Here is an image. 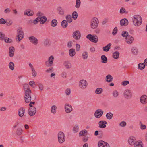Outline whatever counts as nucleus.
Returning a JSON list of instances; mask_svg holds the SVG:
<instances>
[{
  "label": "nucleus",
  "mask_w": 147,
  "mask_h": 147,
  "mask_svg": "<svg viewBox=\"0 0 147 147\" xmlns=\"http://www.w3.org/2000/svg\"><path fill=\"white\" fill-rule=\"evenodd\" d=\"M133 23L135 26H138L142 24V19L141 16L138 15H135L132 18Z\"/></svg>",
  "instance_id": "f257e3e1"
},
{
  "label": "nucleus",
  "mask_w": 147,
  "mask_h": 147,
  "mask_svg": "<svg viewBox=\"0 0 147 147\" xmlns=\"http://www.w3.org/2000/svg\"><path fill=\"white\" fill-rule=\"evenodd\" d=\"M99 20L96 17L92 18L90 21V27L92 29L96 28L98 26Z\"/></svg>",
  "instance_id": "f03ea898"
},
{
  "label": "nucleus",
  "mask_w": 147,
  "mask_h": 147,
  "mask_svg": "<svg viewBox=\"0 0 147 147\" xmlns=\"http://www.w3.org/2000/svg\"><path fill=\"white\" fill-rule=\"evenodd\" d=\"M17 32V35L16 38V39L20 42L23 38L24 35V33L22 27H18V28Z\"/></svg>",
  "instance_id": "7ed1b4c3"
},
{
  "label": "nucleus",
  "mask_w": 147,
  "mask_h": 147,
  "mask_svg": "<svg viewBox=\"0 0 147 147\" xmlns=\"http://www.w3.org/2000/svg\"><path fill=\"white\" fill-rule=\"evenodd\" d=\"M31 93V90H29V92H25L24 98L26 102L28 103L31 101V96L30 94Z\"/></svg>",
  "instance_id": "20e7f679"
},
{
  "label": "nucleus",
  "mask_w": 147,
  "mask_h": 147,
  "mask_svg": "<svg viewBox=\"0 0 147 147\" xmlns=\"http://www.w3.org/2000/svg\"><path fill=\"white\" fill-rule=\"evenodd\" d=\"M58 142L60 143H62L65 140V136L63 132H59L58 134Z\"/></svg>",
  "instance_id": "39448f33"
},
{
  "label": "nucleus",
  "mask_w": 147,
  "mask_h": 147,
  "mask_svg": "<svg viewBox=\"0 0 147 147\" xmlns=\"http://www.w3.org/2000/svg\"><path fill=\"white\" fill-rule=\"evenodd\" d=\"M86 38L93 42L96 43L98 40V36L96 35L93 36L91 34H89L87 36Z\"/></svg>",
  "instance_id": "423d86ee"
},
{
  "label": "nucleus",
  "mask_w": 147,
  "mask_h": 147,
  "mask_svg": "<svg viewBox=\"0 0 147 147\" xmlns=\"http://www.w3.org/2000/svg\"><path fill=\"white\" fill-rule=\"evenodd\" d=\"M87 82L84 80H80L79 83V87L82 89H85L87 86Z\"/></svg>",
  "instance_id": "0eeeda50"
},
{
  "label": "nucleus",
  "mask_w": 147,
  "mask_h": 147,
  "mask_svg": "<svg viewBox=\"0 0 147 147\" xmlns=\"http://www.w3.org/2000/svg\"><path fill=\"white\" fill-rule=\"evenodd\" d=\"M123 95L125 98L129 99L131 98L132 94L130 90L126 89L124 91Z\"/></svg>",
  "instance_id": "6e6552de"
},
{
  "label": "nucleus",
  "mask_w": 147,
  "mask_h": 147,
  "mask_svg": "<svg viewBox=\"0 0 147 147\" xmlns=\"http://www.w3.org/2000/svg\"><path fill=\"white\" fill-rule=\"evenodd\" d=\"M54 60L53 56L52 55L50 56L48 60L45 63V64L47 67H51L52 65Z\"/></svg>",
  "instance_id": "1a4fd4ad"
},
{
  "label": "nucleus",
  "mask_w": 147,
  "mask_h": 147,
  "mask_svg": "<svg viewBox=\"0 0 147 147\" xmlns=\"http://www.w3.org/2000/svg\"><path fill=\"white\" fill-rule=\"evenodd\" d=\"M103 113V111L101 109H98L94 113V116L97 118L100 117Z\"/></svg>",
  "instance_id": "9d476101"
},
{
  "label": "nucleus",
  "mask_w": 147,
  "mask_h": 147,
  "mask_svg": "<svg viewBox=\"0 0 147 147\" xmlns=\"http://www.w3.org/2000/svg\"><path fill=\"white\" fill-rule=\"evenodd\" d=\"M98 147H110L109 144L103 141H100L98 142Z\"/></svg>",
  "instance_id": "9b49d317"
},
{
  "label": "nucleus",
  "mask_w": 147,
  "mask_h": 147,
  "mask_svg": "<svg viewBox=\"0 0 147 147\" xmlns=\"http://www.w3.org/2000/svg\"><path fill=\"white\" fill-rule=\"evenodd\" d=\"M81 36L80 33L78 30L75 31L73 34V37L76 40H79Z\"/></svg>",
  "instance_id": "f8f14e48"
},
{
  "label": "nucleus",
  "mask_w": 147,
  "mask_h": 147,
  "mask_svg": "<svg viewBox=\"0 0 147 147\" xmlns=\"http://www.w3.org/2000/svg\"><path fill=\"white\" fill-rule=\"evenodd\" d=\"M28 114L30 116L34 115L36 112V109L35 107H30L28 110Z\"/></svg>",
  "instance_id": "ddd939ff"
},
{
  "label": "nucleus",
  "mask_w": 147,
  "mask_h": 147,
  "mask_svg": "<svg viewBox=\"0 0 147 147\" xmlns=\"http://www.w3.org/2000/svg\"><path fill=\"white\" fill-rule=\"evenodd\" d=\"M134 40V38L130 35H129L128 36L126 37L125 39L126 42L129 44H131L133 43Z\"/></svg>",
  "instance_id": "4468645a"
},
{
  "label": "nucleus",
  "mask_w": 147,
  "mask_h": 147,
  "mask_svg": "<svg viewBox=\"0 0 147 147\" xmlns=\"http://www.w3.org/2000/svg\"><path fill=\"white\" fill-rule=\"evenodd\" d=\"M140 102L143 104L147 103V96L145 95H142L140 97Z\"/></svg>",
  "instance_id": "2eb2a0df"
},
{
  "label": "nucleus",
  "mask_w": 147,
  "mask_h": 147,
  "mask_svg": "<svg viewBox=\"0 0 147 147\" xmlns=\"http://www.w3.org/2000/svg\"><path fill=\"white\" fill-rule=\"evenodd\" d=\"M28 38L30 42L35 45H36L38 43V39L34 36L30 37Z\"/></svg>",
  "instance_id": "dca6fc26"
},
{
  "label": "nucleus",
  "mask_w": 147,
  "mask_h": 147,
  "mask_svg": "<svg viewBox=\"0 0 147 147\" xmlns=\"http://www.w3.org/2000/svg\"><path fill=\"white\" fill-rule=\"evenodd\" d=\"M65 109L67 113H69L72 111V108L71 105L66 104L65 105Z\"/></svg>",
  "instance_id": "f3484780"
},
{
  "label": "nucleus",
  "mask_w": 147,
  "mask_h": 147,
  "mask_svg": "<svg viewBox=\"0 0 147 147\" xmlns=\"http://www.w3.org/2000/svg\"><path fill=\"white\" fill-rule=\"evenodd\" d=\"M107 122L105 121H100L98 123L99 127L100 128H105L106 127Z\"/></svg>",
  "instance_id": "a211bd4d"
},
{
  "label": "nucleus",
  "mask_w": 147,
  "mask_h": 147,
  "mask_svg": "<svg viewBox=\"0 0 147 147\" xmlns=\"http://www.w3.org/2000/svg\"><path fill=\"white\" fill-rule=\"evenodd\" d=\"M128 142L129 144L131 145H134L136 142L135 138L133 137L129 138Z\"/></svg>",
  "instance_id": "6ab92c4d"
},
{
  "label": "nucleus",
  "mask_w": 147,
  "mask_h": 147,
  "mask_svg": "<svg viewBox=\"0 0 147 147\" xmlns=\"http://www.w3.org/2000/svg\"><path fill=\"white\" fill-rule=\"evenodd\" d=\"M128 20L125 18L121 20L120 21V24L122 26H126L128 24Z\"/></svg>",
  "instance_id": "aec40b11"
},
{
  "label": "nucleus",
  "mask_w": 147,
  "mask_h": 147,
  "mask_svg": "<svg viewBox=\"0 0 147 147\" xmlns=\"http://www.w3.org/2000/svg\"><path fill=\"white\" fill-rule=\"evenodd\" d=\"M9 55L11 57H13L14 55L15 49L13 47H11L9 48Z\"/></svg>",
  "instance_id": "412c9836"
},
{
  "label": "nucleus",
  "mask_w": 147,
  "mask_h": 147,
  "mask_svg": "<svg viewBox=\"0 0 147 147\" xmlns=\"http://www.w3.org/2000/svg\"><path fill=\"white\" fill-rule=\"evenodd\" d=\"M25 109L23 107H21L18 111V115L20 117H22L24 115Z\"/></svg>",
  "instance_id": "4be33fe9"
},
{
  "label": "nucleus",
  "mask_w": 147,
  "mask_h": 147,
  "mask_svg": "<svg viewBox=\"0 0 147 147\" xmlns=\"http://www.w3.org/2000/svg\"><path fill=\"white\" fill-rule=\"evenodd\" d=\"M39 21L40 22L41 24H44L47 20V18L45 16H43L41 17H38Z\"/></svg>",
  "instance_id": "5701e85b"
},
{
  "label": "nucleus",
  "mask_w": 147,
  "mask_h": 147,
  "mask_svg": "<svg viewBox=\"0 0 147 147\" xmlns=\"http://www.w3.org/2000/svg\"><path fill=\"white\" fill-rule=\"evenodd\" d=\"M106 80L108 82H110L113 80L112 76L110 74L107 75L106 77Z\"/></svg>",
  "instance_id": "b1692460"
},
{
  "label": "nucleus",
  "mask_w": 147,
  "mask_h": 147,
  "mask_svg": "<svg viewBox=\"0 0 147 147\" xmlns=\"http://www.w3.org/2000/svg\"><path fill=\"white\" fill-rule=\"evenodd\" d=\"M111 45V44L109 43L107 46L103 47L102 48L103 50L105 52L108 51L110 49Z\"/></svg>",
  "instance_id": "393cba45"
},
{
  "label": "nucleus",
  "mask_w": 147,
  "mask_h": 147,
  "mask_svg": "<svg viewBox=\"0 0 147 147\" xmlns=\"http://www.w3.org/2000/svg\"><path fill=\"white\" fill-rule=\"evenodd\" d=\"M64 65L67 69H69L71 67V63L68 61H65L64 63Z\"/></svg>",
  "instance_id": "a878e982"
},
{
  "label": "nucleus",
  "mask_w": 147,
  "mask_h": 147,
  "mask_svg": "<svg viewBox=\"0 0 147 147\" xmlns=\"http://www.w3.org/2000/svg\"><path fill=\"white\" fill-rule=\"evenodd\" d=\"M69 55L71 57H73L76 54V52L75 51V49L74 48L70 49L69 51Z\"/></svg>",
  "instance_id": "bb28decb"
},
{
  "label": "nucleus",
  "mask_w": 147,
  "mask_h": 147,
  "mask_svg": "<svg viewBox=\"0 0 147 147\" xmlns=\"http://www.w3.org/2000/svg\"><path fill=\"white\" fill-rule=\"evenodd\" d=\"M57 21L56 19L53 20L51 22V25L52 27H54L56 26L57 24Z\"/></svg>",
  "instance_id": "cd10ccee"
},
{
  "label": "nucleus",
  "mask_w": 147,
  "mask_h": 147,
  "mask_svg": "<svg viewBox=\"0 0 147 147\" xmlns=\"http://www.w3.org/2000/svg\"><path fill=\"white\" fill-rule=\"evenodd\" d=\"M23 88L25 92H29V90H30L29 88V85L27 84H25L24 85Z\"/></svg>",
  "instance_id": "c85d7f7f"
},
{
  "label": "nucleus",
  "mask_w": 147,
  "mask_h": 147,
  "mask_svg": "<svg viewBox=\"0 0 147 147\" xmlns=\"http://www.w3.org/2000/svg\"><path fill=\"white\" fill-rule=\"evenodd\" d=\"M87 133L88 132L85 129L82 130L80 131L79 133V136H85V135L87 134Z\"/></svg>",
  "instance_id": "c756f323"
},
{
  "label": "nucleus",
  "mask_w": 147,
  "mask_h": 147,
  "mask_svg": "<svg viewBox=\"0 0 147 147\" xmlns=\"http://www.w3.org/2000/svg\"><path fill=\"white\" fill-rule=\"evenodd\" d=\"M68 25L67 22L65 20H64L61 22V25L64 28H66Z\"/></svg>",
  "instance_id": "7c9ffc66"
},
{
  "label": "nucleus",
  "mask_w": 147,
  "mask_h": 147,
  "mask_svg": "<svg viewBox=\"0 0 147 147\" xmlns=\"http://www.w3.org/2000/svg\"><path fill=\"white\" fill-rule=\"evenodd\" d=\"M101 59L102 60L101 62L103 63H106L107 61V58L104 55H103L101 57Z\"/></svg>",
  "instance_id": "2f4dec72"
},
{
  "label": "nucleus",
  "mask_w": 147,
  "mask_h": 147,
  "mask_svg": "<svg viewBox=\"0 0 147 147\" xmlns=\"http://www.w3.org/2000/svg\"><path fill=\"white\" fill-rule=\"evenodd\" d=\"M119 53L118 51H116L113 53V57L115 59H118L119 57Z\"/></svg>",
  "instance_id": "473e14b6"
},
{
  "label": "nucleus",
  "mask_w": 147,
  "mask_h": 147,
  "mask_svg": "<svg viewBox=\"0 0 147 147\" xmlns=\"http://www.w3.org/2000/svg\"><path fill=\"white\" fill-rule=\"evenodd\" d=\"M145 67V64L143 63H140L138 65V67L139 69L142 70Z\"/></svg>",
  "instance_id": "72a5a7b5"
},
{
  "label": "nucleus",
  "mask_w": 147,
  "mask_h": 147,
  "mask_svg": "<svg viewBox=\"0 0 147 147\" xmlns=\"http://www.w3.org/2000/svg\"><path fill=\"white\" fill-rule=\"evenodd\" d=\"M113 114L112 113H107L106 115V117L108 119H111L113 117Z\"/></svg>",
  "instance_id": "f704fd0d"
},
{
  "label": "nucleus",
  "mask_w": 147,
  "mask_h": 147,
  "mask_svg": "<svg viewBox=\"0 0 147 147\" xmlns=\"http://www.w3.org/2000/svg\"><path fill=\"white\" fill-rule=\"evenodd\" d=\"M9 69L11 70H13L14 68V63L12 62H10L9 64Z\"/></svg>",
  "instance_id": "c9c22d12"
},
{
  "label": "nucleus",
  "mask_w": 147,
  "mask_h": 147,
  "mask_svg": "<svg viewBox=\"0 0 147 147\" xmlns=\"http://www.w3.org/2000/svg\"><path fill=\"white\" fill-rule=\"evenodd\" d=\"M66 19L67 20V21L69 23H71L72 22V20L71 18V17L70 15H68L66 16Z\"/></svg>",
  "instance_id": "e433bc0d"
},
{
  "label": "nucleus",
  "mask_w": 147,
  "mask_h": 147,
  "mask_svg": "<svg viewBox=\"0 0 147 147\" xmlns=\"http://www.w3.org/2000/svg\"><path fill=\"white\" fill-rule=\"evenodd\" d=\"M103 91V90L102 88H98L96 90L95 92L96 94H101Z\"/></svg>",
  "instance_id": "4c0bfd02"
},
{
  "label": "nucleus",
  "mask_w": 147,
  "mask_h": 147,
  "mask_svg": "<svg viewBox=\"0 0 147 147\" xmlns=\"http://www.w3.org/2000/svg\"><path fill=\"white\" fill-rule=\"evenodd\" d=\"M135 145V147H143V144L141 142H136Z\"/></svg>",
  "instance_id": "58836bf2"
},
{
  "label": "nucleus",
  "mask_w": 147,
  "mask_h": 147,
  "mask_svg": "<svg viewBox=\"0 0 147 147\" xmlns=\"http://www.w3.org/2000/svg\"><path fill=\"white\" fill-rule=\"evenodd\" d=\"M23 132L22 130L20 128H18L16 131V134L18 136L21 135Z\"/></svg>",
  "instance_id": "ea45409f"
},
{
  "label": "nucleus",
  "mask_w": 147,
  "mask_h": 147,
  "mask_svg": "<svg viewBox=\"0 0 147 147\" xmlns=\"http://www.w3.org/2000/svg\"><path fill=\"white\" fill-rule=\"evenodd\" d=\"M82 56L83 58L84 59H87L88 57V53L86 52H83L82 54Z\"/></svg>",
  "instance_id": "a19ab883"
},
{
  "label": "nucleus",
  "mask_w": 147,
  "mask_h": 147,
  "mask_svg": "<svg viewBox=\"0 0 147 147\" xmlns=\"http://www.w3.org/2000/svg\"><path fill=\"white\" fill-rule=\"evenodd\" d=\"M128 35V33L126 31H123L121 34V35L123 37L126 38L129 36Z\"/></svg>",
  "instance_id": "79ce46f5"
},
{
  "label": "nucleus",
  "mask_w": 147,
  "mask_h": 147,
  "mask_svg": "<svg viewBox=\"0 0 147 147\" xmlns=\"http://www.w3.org/2000/svg\"><path fill=\"white\" fill-rule=\"evenodd\" d=\"M57 107L55 105L53 106L51 108V112L52 113L54 114L56 112Z\"/></svg>",
  "instance_id": "37998d69"
},
{
  "label": "nucleus",
  "mask_w": 147,
  "mask_h": 147,
  "mask_svg": "<svg viewBox=\"0 0 147 147\" xmlns=\"http://www.w3.org/2000/svg\"><path fill=\"white\" fill-rule=\"evenodd\" d=\"M72 17L74 20L77 19L78 17V13L76 11H74L72 13Z\"/></svg>",
  "instance_id": "c03bdc74"
},
{
  "label": "nucleus",
  "mask_w": 147,
  "mask_h": 147,
  "mask_svg": "<svg viewBox=\"0 0 147 147\" xmlns=\"http://www.w3.org/2000/svg\"><path fill=\"white\" fill-rule=\"evenodd\" d=\"M76 5H75V7L76 8H79L81 2L80 0H76Z\"/></svg>",
  "instance_id": "a18cd8bd"
},
{
  "label": "nucleus",
  "mask_w": 147,
  "mask_h": 147,
  "mask_svg": "<svg viewBox=\"0 0 147 147\" xmlns=\"http://www.w3.org/2000/svg\"><path fill=\"white\" fill-rule=\"evenodd\" d=\"M120 13L121 14H123L124 13H127V11H126L125 8L122 7L121 8L120 10Z\"/></svg>",
  "instance_id": "49530a36"
},
{
  "label": "nucleus",
  "mask_w": 147,
  "mask_h": 147,
  "mask_svg": "<svg viewBox=\"0 0 147 147\" xmlns=\"http://www.w3.org/2000/svg\"><path fill=\"white\" fill-rule=\"evenodd\" d=\"M5 34L1 32H0V40H3L5 39Z\"/></svg>",
  "instance_id": "de8ad7c7"
},
{
  "label": "nucleus",
  "mask_w": 147,
  "mask_h": 147,
  "mask_svg": "<svg viewBox=\"0 0 147 147\" xmlns=\"http://www.w3.org/2000/svg\"><path fill=\"white\" fill-rule=\"evenodd\" d=\"M24 15H27L28 16H32L33 13V12L32 11H27V12H24Z\"/></svg>",
  "instance_id": "09e8293b"
},
{
  "label": "nucleus",
  "mask_w": 147,
  "mask_h": 147,
  "mask_svg": "<svg viewBox=\"0 0 147 147\" xmlns=\"http://www.w3.org/2000/svg\"><path fill=\"white\" fill-rule=\"evenodd\" d=\"M29 22H33L35 24H36L38 23L39 21L38 17H37L35 20H34L33 21L32 20H29Z\"/></svg>",
  "instance_id": "8fccbe9b"
},
{
  "label": "nucleus",
  "mask_w": 147,
  "mask_h": 147,
  "mask_svg": "<svg viewBox=\"0 0 147 147\" xmlns=\"http://www.w3.org/2000/svg\"><path fill=\"white\" fill-rule=\"evenodd\" d=\"M132 53L134 55H136L138 53V51L136 48L133 47L131 49Z\"/></svg>",
  "instance_id": "3c124183"
},
{
  "label": "nucleus",
  "mask_w": 147,
  "mask_h": 147,
  "mask_svg": "<svg viewBox=\"0 0 147 147\" xmlns=\"http://www.w3.org/2000/svg\"><path fill=\"white\" fill-rule=\"evenodd\" d=\"M5 42L7 43H10L12 42L11 39L6 37L4 40Z\"/></svg>",
  "instance_id": "603ef678"
},
{
  "label": "nucleus",
  "mask_w": 147,
  "mask_h": 147,
  "mask_svg": "<svg viewBox=\"0 0 147 147\" xmlns=\"http://www.w3.org/2000/svg\"><path fill=\"white\" fill-rule=\"evenodd\" d=\"M50 41L49 39L45 40L44 41V44L45 46L49 45H50Z\"/></svg>",
  "instance_id": "864d4df0"
},
{
  "label": "nucleus",
  "mask_w": 147,
  "mask_h": 147,
  "mask_svg": "<svg viewBox=\"0 0 147 147\" xmlns=\"http://www.w3.org/2000/svg\"><path fill=\"white\" fill-rule=\"evenodd\" d=\"M57 10L59 11V13L61 15H63L64 14V11L63 9L61 7H58Z\"/></svg>",
  "instance_id": "5fc2aeb1"
},
{
  "label": "nucleus",
  "mask_w": 147,
  "mask_h": 147,
  "mask_svg": "<svg viewBox=\"0 0 147 147\" xmlns=\"http://www.w3.org/2000/svg\"><path fill=\"white\" fill-rule=\"evenodd\" d=\"M113 95L115 97H117L119 95V93L117 90H114L113 92Z\"/></svg>",
  "instance_id": "6e6d98bb"
},
{
  "label": "nucleus",
  "mask_w": 147,
  "mask_h": 147,
  "mask_svg": "<svg viewBox=\"0 0 147 147\" xmlns=\"http://www.w3.org/2000/svg\"><path fill=\"white\" fill-rule=\"evenodd\" d=\"M78 125H76L74 128L73 131H74V132L76 133L78 131Z\"/></svg>",
  "instance_id": "4d7b16f0"
},
{
  "label": "nucleus",
  "mask_w": 147,
  "mask_h": 147,
  "mask_svg": "<svg viewBox=\"0 0 147 147\" xmlns=\"http://www.w3.org/2000/svg\"><path fill=\"white\" fill-rule=\"evenodd\" d=\"M65 93L67 95H69L71 93V90L69 88H67L65 91Z\"/></svg>",
  "instance_id": "13d9d810"
},
{
  "label": "nucleus",
  "mask_w": 147,
  "mask_h": 147,
  "mask_svg": "<svg viewBox=\"0 0 147 147\" xmlns=\"http://www.w3.org/2000/svg\"><path fill=\"white\" fill-rule=\"evenodd\" d=\"M53 70V68L52 67L47 69L46 71V72L47 73H51L52 72Z\"/></svg>",
  "instance_id": "bf43d9fd"
},
{
  "label": "nucleus",
  "mask_w": 147,
  "mask_h": 147,
  "mask_svg": "<svg viewBox=\"0 0 147 147\" xmlns=\"http://www.w3.org/2000/svg\"><path fill=\"white\" fill-rule=\"evenodd\" d=\"M67 75V73L65 71H63L61 73V76L64 78H66Z\"/></svg>",
  "instance_id": "052dcab7"
},
{
  "label": "nucleus",
  "mask_w": 147,
  "mask_h": 147,
  "mask_svg": "<svg viewBox=\"0 0 147 147\" xmlns=\"http://www.w3.org/2000/svg\"><path fill=\"white\" fill-rule=\"evenodd\" d=\"M119 125L122 127H125L126 125V123L125 121H123L120 123Z\"/></svg>",
  "instance_id": "680f3d73"
},
{
  "label": "nucleus",
  "mask_w": 147,
  "mask_h": 147,
  "mask_svg": "<svg viewBox=\"0 0 147 147\" xmlns=\"http://www.w3.org/2000/svg\"><path fill=\"white\" fill-rule=\"evenodd\" d=\"M117 27H115V28L114 29L113 32H112V34L113 35H115L116 33H117Z\"/></svg>",
  "instance_id": "e2e57ef3"
},
{
  "label": "nucleus",
  "mask_w": 147,
  "mask_h": 147,
  "mask_svg": "<svg viewBox=\"0 0 147 147\" xmlns=\"http://www.w3.org/2000/svg\"><path fill=\"white\" fill-rule=\"evenodd\" d=\"M80 46L79 44H77L76 45V50L77 51H80Z\"/></svg>",
  "instance_id": "0e129e2a"
},
{
  "label": "nucleus",
  "mask_w": 147,
  "mask_h": 147,
  "mask_svg": "<svg viewBox=\"0 0 147 147\" xmlns=\"http://www.w3.org/2000/svg\"><path fill=\"white\" fill-rule=\"evenodd\" d=\"M129 83V82L128 81H125L122 82L121 84L124 86H125L127 85Z\"/></svg>",
  "instance_id": "69168bd1"
},
{
  "label": "nucleus",
  "mask_w": 147,
  "mask_h": 147,
  "mask_svg": "<svg viewBox=\"0 0 147 147\" xmlns=\"http://www.w3.org/2000/svg\"><path fill=\"white\" fill-rule=\"evenodd\" d=\"M6 22L3 18H1L0 19V24H4Z\"/></svg>",
  "instance_id": "338daca9"
},
{
  "label": "nucleus",
  "mask_w": 147,
  "mask_h": 147,
  "mask_svg": "<svg viewBox=\"0 0 147 147\" xmlns=\"http://www.w3.org/2000/svg\"><path fill=\"white\" fill-rule=\"evenodd\" d=\"M38 86L40 90H43V86L42 84L40 83H39L38 84Z\"/></svg>",
  "instance_id": "774afa93"
}]
</instances>
